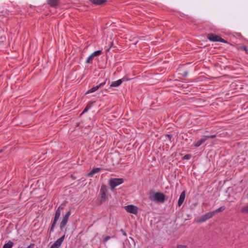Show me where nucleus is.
Returning <instances> with one entry per match:
<instances>
[{"label":"nucleus","mask_w":248,"mask_h":248,"mask_svg":"<svg viewBox=\"0 0 248 248\" xmlns=\"http://www.w3.org/2000/svg\"><path fill=\"white\" fill-rule=\"evenodd\" d=\"M208 39L212 42H219L226 43L227 42L218 35L213 33H209L207 35Z\"/></svg>","instance_id":"7"},{"label":"nucleus","mask_w":248,"mask_h":248,"mask_svg":"<svg viewBox=\"0 0 248 248\" xmlns=\"http://www.w3.org/2000/svg\"><path fill=\"white\" fill-rule=\"evenodd\" d=\"M102 51L101 50H99L94 51L87 58V59L86 61V63H92L93 58L95 57L100 56L102 54Z\"/></svg>","instance_id":"8"},{"label":"nucleus","mask_w":248,"mask_h":248,"mask_svg":"<svg viewBox=\"0 0 248 248\" xmlns=\"http://www.w3.org/2000/svg\"><path fill=\"white\" fill-rule=\"evenodd\" d=\"M106 84V81H105L104 82H102L101 83H100L99 84L95 86H94L93 87H92L91 89H90V90H89L86 93L87 94H88V93H93L95 91H96L97 90H98V89L102 86H103L104 85H105Z\"/></svg>","instance_id":"10"},{"label":"nucleus","mask_w":248,"mask_h":248,"mask_svg":"<svg viewBox=\"0 0 248 248\" xmlns=\"http://www.w3.org/2000/svg\"><path fill=\"white\" fill-rule=\"evenodd\" d=\"M149 199L152 201L163 203L165 200V196L161 192L150 193Z\"/></svg>","instance_id":"3"},{"label":"nucleus","mask_w":248,"mask_h":248,"mask_svg":"<svg viewBox=\"0 0 248 248\" xmlns=\"http://www.w3.org/2000/svg\"><path fill=\"white\" fill-rule=\"evenodd\" d=\"M71 215V211H68L63 217L60 224V229L61 231H64V234L61 236L60 238L57 240L51 246L50 248H59L61 246L65 237V232L66 229H65V227L68 222V218Z\"/></svg>","instance_id":"1"},{"label":"nucleus","mask_w":248,"mask_h":248,"mask_svg":"<svg viewBox=\"0 0 248 248\" xmlns=\"http://www.w3.org/2000/svg\"><path fill=\"white\" fill-rule=\"evenodd\" d=\"M238 50H242L248 54V49L247 47L245 46H238L237 47Z\"/></svg>","instance_id":"17"},{"label":"nucleus","mask_w":248,"mask_h":248,"mask_svg":"<svg viewBox=\"0 0 248 248\" xmlns=\"http://www.w3.org/2000/svg\"><path fill=\"white\" fill-rule=\"evenodd\" d=\"M13 244L14 243L12 242L9 241L3 245V248H12Z\"/></svg>","instance_id":"19"},{"label":"nucleus","mask_w":248,"mask_h":248,"mask_svg":"<svg viewBox=\"0 0 248 248\" xmlns=\"http://www.w3.org/2000/svg\"><path fill=\"white\" fill-rule=\"evenodd\" d=\"M108 189L105 185H102L100 192L99 196L101 198V202H104L108 198Z\"/></svg>","instance_id":"5"},{"label":"nucleus","mask_w":248,"mask_h":248,"mask_svg":"<svg viewBox=\"0 0 248 248\" xmlns=\"http://www.w3.org/2000/svg\"><path fill=\"white\" fill-rule=\"evenodd\" d=\"M100 170V168H93L88 174L89 176H93V174L98 172Z\"/></svg>","instance_id":"16"},{"label":"nucleus","mask_w":248,"mask_h":248,"mask_svg":"<svg viewBox=\"0 0 248 248\" xmlns=\"http://www.w3.org/2000/svg\"><path fill=\"white\" fill-rule=\"evenodd\" d=\"M111 238L109 236H106L104 238V242H107L110 238Z\"/></svg>","instance_id":"23"},{"label":"nucleus","mask_w":248,"mask_h":248,"mask_svg":"<svg viewBox=\"0 0 248 248\" xmlns=\"http://www.w3.org/2000/svg\"><path fill=\"white\" fill-rule=\"evenodd\" d=\"M167 136L168 137V138L170 140L171 138V135H167Z\"/></svg>","instance_id":"26"},{"label":"nucleus","mask_w":248,"mask_h":248,"mask_svg":"<svg viewBox=\"0 0 248 248\" xmlns=\"http://www.w3.org/2000/svg\"><path fill=\"white\" fill-rule=\"evenodd\" d=\"M241 212L242 213L248 214V204L242 207Z\"/></svg>","instance_id":"18"},{"label":"nucleus","mask_w":248,"mask_h":248,"mask_svg":"<svg viewBox=\"0 0 248 248\" xmlns=\"http://www.w3.org/2000/svg\"><path fill=\"white\" fill-rule=\"evenodd\" d=\"M186 248V246L185 245H179L177 246L176 248Z\"/></svg>","instance_id":"24"},{"label":"nucleus","mask_w":248,"mask_h":248,"mask_svg":"<svg viewBox=\"0 0 248 248\" xmlns=\"http://www.w3.org/2000/svg\"><path fill=\"white\" fill-rule=\"evenodd\" d=\"M92 103H89L87 106L86 107V108H84V109L83 110V112H82V113H84L88 111V110L91 108L92 107Z\"/></svg>","instance_id":"20"},{"label":"nucleus","mask_w":248,"mask_h":248,"mask_svg":"<svg viewBox=\"0 0 248 248\" xmlns=\"http://www.w3.org/2000/svg\"><path fill=\"white\" fill-rule=\"evenodd\" d=\"M125 210L129 213L136 215L138 213V208L134 205H128L124 206Z\"/></svg>","instance_id":"9"},{"label":"nucleus","mask_w":248,"mask_h":248,"mask_svg":"<svg viewBox=\"0 0 248 248\" xmlns=\"http://www.w3.org/2000/svg\"><path fill=\"white\" fill-rule=\"evenodd\" d=\"M225 209V207L224 206H222V207H220L217 209L215 211H212V212H215V214L216 213H217V212H222L223 211V210H224Z\"/></svg>","instance_id":"21"},{"label":"nucleus","mask_w":248,"mask_h":248,"mask_svg":"<svg viewBox=\"0 0 248 248\" xmlns=\"http://www.w3.org/2000/svg\"><path fill=\"white\" fill-rule=\"evenodd\" d=\"M60 0H48V4L51 6H56L59 2Z\"/></svg>","instance_id":"14"},{"label":"nucleus","mask_w":248,"mask_h":248,"mask_svg":"<svg viewBox=\"0 0 248 248\" xmlns=\"http://www.w3.org/2000/svg\"><path fill=\"white\" fill-rule=\"evenodd\" d=\"M206 140H207V138L205 137V136H204L200 140H199L195 142L194 143V146L195 147H198L200 145H201L203 142H204Z\"/></svg>","instance_id":"13"},{"label":"nucleus","mask_w":248,"mask_h":248,"mask_svg":"<svg viewBox=\"0 0 248 248\" xmlns=\"http://www.w3.org/2000/svg\"><path fill=\"white\" fill-rule=\"evenodd\" d=\"M215 215V212H209L202 216L196 220V222L201 223L205 222L206 220L212 218Z\"/></svg>","instance_id":"6"},{"label":"nucleus","mask_w":248,"mask_h":248,"mask_svg":"<svg viewBox=\"0 0 248 248\" xmlns=\"http://www.w3.org/2000/svg\"><path fill=\"white\" fill-rule=\"evenodd\" d=\"M186 197V191H183L180 194L178 201V206H181L184 202Z\"/></svg>","instance_id":"12"},{"label":"nucleus","mask_w":248,"mask_h":248,"mask_svg":"<svg viewBox=\"0 0 248 248\" xmlns=\"http://www.w3.org/2000/svg\"><path fill=\"white\" fill-rule=\"evenodd\" d=\"M205 137L207 138V139L208 138H214L216 137V135H211L208 136H204Z\"/></svg>","instance_id":"22"},{"label":"nucleus","mask_w":248,"mask_h":248,"mask_svg":"<svg viewBox=\"0 0 248 248\" xmlns=\"http://www.w3.org/2000/svg\"><path fill=\"white\" fill-rule=\"evenodd\" d=\"M184 158H186V159H188L189 158V157H188V155H185Z\"/></svg>","instance_id":"27"},{"label":"nucleus","mask_w":248,"mask_h":248,"mask_svg":"<svg viewBox=\"0 0 248 248\" xmlns=\"http://www.w3.org/2000/svg\"><path fill=\"white\" fill-rule=\"evenodd\" d=\"M121 231L123 232V234L125 235V236H126V232L123 230H121Z\"/></svg>","instance_id":"25"},{"label":"nucleus","mask_w":248,"mask_h":248,"mask_svg":"<svg viewBox=\"0 0 248 248\" xmlns=\"http://www.w3.org/2000/svg\"><path fill=\"white\" fill-rule=\"evenodd\" d=\"M90 1L95 5H102L106 1V0H90Z\"/></svg>","instance_id":"15"},{"label":"nucleus","mask_w":248,"mask_h":248,"mask_svg":"<svg viewBox=\"0 0 248 248\" xmlns=\"http://www.w3.org/2000/svg\"><path fill=\"white\" fill-rule=\"evenodd\" d=\"M126 80H127V79H126L124 78H123L122 79H120L118 80L113 81L111 83L110 86L111 87H118L123 83V82L126 81Z\"/></svg>","instance_id":"11"},{"label":"nucleus","mask_w":248,"mask_h":248,"mask_svg":"<svg viewBox=\"0 0 248 248\" xmlns=\"http://www.w3.org/2000/svg\"><path fill=\"white\" fill-rule=\"evenodd\" d=\"M64 209V205L61 204L59 206L58 209L56 211V213L55 214L54 217L52 221V224L49 230V233L50 234L51 232H53L54 231V228L56 225L57 222L59 219V217L61 214V211L63 210Z\"/></svg>","instance_id":"2"},{"label":"nucleus","mask_w":248,"mask_h":248,"mask_svg":"<svg viewBox=\"0 0 248 248\" xmlns=\"http://www.w3.org/2000/svg\"><path fill=\"white\" fill-rule=\"evenodd\" d=\"M34 244H32V245H31L30 246H29L28 247V248H31V246H33Z\"/></svg>","instance_id":"28"},{"label":"nucleus","mask_w":248,"mask_h":248,"mask_svg":"<svg viewBox=\"0 0 248 248\" xmlns=\"http://www.w3.org/2000/svg\"><path fill=\"white\" fill-rule=\"evenodd\" d=\"M124 181L123 178H111L109 180L108 184L111 190H113L115 187L121 185Z\"/></svg>","instance_id":"4"}]
</instances>
